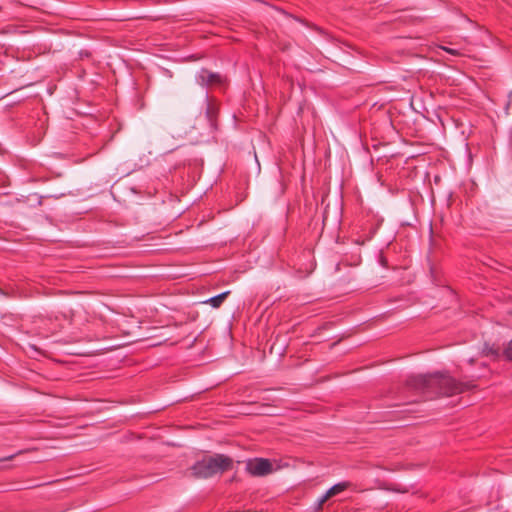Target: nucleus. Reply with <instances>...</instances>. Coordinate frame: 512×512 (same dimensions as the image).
I'll return each mask as SVG.
<instances>
[{
  "label": "nucleus",
  "instance_id": "1",
  "mask_svg": "<svg viewBox=\"0 0 512 512\" xmlns=\"http://www.w3.org/2000/svg\"><path fill=\"white\" fill-rule=\"evenodd\" d=\"M407 385L409 388L428 396H453L473 389L476 386L472 382L457 381L450 375L441 373L411 376L407 380Z\"/></svg>",
  "mask_w": 512,
  "mask_h": 512
},
{
  "label": "nucleus",
  "instance_id": "2",
  "mask_svg": "<svg viewBox=\"0 0 512 512\" xmlns=\"http://www.w3.org/2000/svg\"><path fill=\"white\" fill-rule=\"evenodd\" d=\"M233 461L224 454L203 458L192 466V473L199 478H209L232 468Z\"/></svg>",
  "mask_w": 512,
  "mask_h": 512
},
{
  "label": "nucleus",
  "instance_id": "3",
  "mask_svg": "<svg viewBox=\"0 0 512 512\" xmlns=\"http://www.w3.org/2000/svg\"><path fill=\"white\" fill-rule=\"evenodd\" d=\"M247 471L253 476H264L272 471V465L268 459L256 458L246 465Z\"/></svg>",
  "mask_w": 512,
  "mask_h": 512
},
{
  "label": "nucleus",
  "instance_id": "4",
  "mask_svg": "<svg viewBox=\"0 0 512 512\" xmlns=\"http://www.w3.org/2000/svg\"><path fill=\"white\" fill-rule=\"evenodd\" d=\"M196 77L197 82L202 86H220L224 83V79L219 73H214L207 69L200 70Z\"/></svg>",
  "mask_w": 512,
  "mask_h": 512
},
{
  "label": "nucleus",
  "instance_id": "5",
  "mask_svg": "<svg viewBox=\"0 0 512 512\" xmlns=\"http://www.w3.org/2000/svg\"><path fill=\"white\" fill-rule=\"evenodd\" d=\"M348 487H350V482H340L333 485L330 489L326 491V497H333L345 491Z\"/></svg>",
  "mask_w": 512,
  "mask_h": 512
},
{
  "label": "nucleus",
  "instance_id": "6",
  "mask_svg": "<svg viewBox=\"0 0 512 512\" xmlns=\"http://www.w3.org/2000/svg\"><path fill=\"white\" fill-rule=\"evenodd\" d=\"M217 111V108L212 103H207L206 117L213 128H216Z\"/></svg>",
  "mask_w": 512,
  "mask_h": 512
},
{
  "label": "nucleus",
  "instance_id": "7",
  "mask_svg": "<svg viewBox=\"0 0 512 512\" xmlns=\"http://www.w3.org/2000/svg\"><path fill=\"white\" fill-rule=\"evenodd\" d=\"M230 294V291H225L223 293H220L214 297L209 298L206 303H209L212 307L218 308L221 306V304L224 302V300L227 298V296Z\"/></svg>",
  "mask_w": 512,
  "mask_h": 512
},
{
  "label": "nucleus",
  "instance_id": "8",
  "mask_svg": "<svg viewBox=\"0 0 512 512\" xmlns=\"http://www.w3.org/2000/svg\"><path fill=\"white\" fill-rule=\"evenodd\" d=\"M482 354L484 356H491L495 359H497L500 356V352L498 348H495L494 346L485 345Z\"/></svg>",
  "mask_w": 512,
  "mask_h": 512
},
{
  "label": "nucleus",
  "instance_id": "9",
  "mask_svg": "<svg viewBox=\"0 0 512 512\" xmlns=\"http://www.w3.org/2000/svg\"><path fill=\"white\" fill-rule=\"evenodd\" d=\"M503 355L508 361H512V340H510L503 350Z\"/></svg>",
  "mask_w": 512,
  "mask_h": 512
},
{
  "label": "nucleus",
  "instance_id": "10",
  "mask_svg": "<svg viewBox=\"0 0 512 512\" xmlns=\"http://www.w3.org/2000/svg\"><path fill=\"white\" fill-rule=\"evenodd\" d=\"M331 497H326V493L318 500V503H317V510H321L322 509V506L323 504L328 501Z\"/></svg>",
  "mask_w": 512,
  "mask_h": 512
},
{
  "label": "nucleus",
  "instance_id": "11",
  "mask_svg": "<svg viewBox=\"0 0 512 512\" xmlns=\"http://www.w3.org/2000/svg\"><path fill=\"white\" fill-rule=\"evenodd\" d=\"M331 497H326V493L318 500V503H317V510H321L322 509V506L323 504L328 501Z\"/></svg>",
  "mask_w": 512,
  "mask_h": 512
},
{
  "label": "nucleus",
  "instance_id": "12",
  "mask_svg": "<svg viewBox=\"0 0 512 512\" xmlns=\"http://www.w3.org/2000/svg\"><path fill=\"white\" fill-rule=\"evenodd\" d=\"M13 458H14V455H11V456H8V457L3 458V460H11V459H13Z\"/></svg>",
  "mask_w": 512,
  "mask_h": 512
},
{
  "label": "nucleus",
  "instance_id": "13",
  "mask_svg": "<svg viewBox=\"0 0 512 512\" xmlns=\"http://www.w3.org/2000/svg\"><path fill=\"white\" fill-rule=\"evenodd\" d=\"M446 51L450 52V53H454V50L453 49H449V48H444Z\"/></svg>",
  "mask_w": 512,
  "mask_h": 512
}]
</instances>
